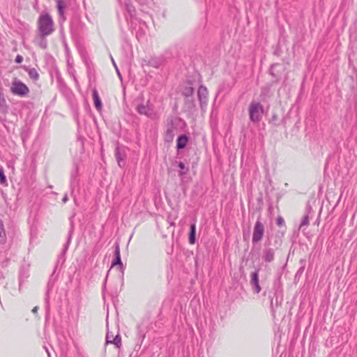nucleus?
<instances>
[{
    "instance_id": "a211bd4d",
    "label": "nucleus",
    "mask_w": 357,
    "mask_h": 357,
    "mask_svg": "<svg viewBox=\"0 0 357 357\" xmlns=\"http://www.w3.org/2000/svg\"><path fill=\"white\" fill-rule=\"evenodd\" d=\"M56 7L58 9L59 16L64 19L65 5L62 0H56Z\"/></svg>"
},
{
    "instance_id": "a878e982",
    "label": "nucleus",
    "mask_w": 357,
    "mask_h": 357,
    "mask_svg": "<svg viewBox=\"0 0 357 357\" xmlns=\"http://www.w3.org/2000/svg\"><path fill=\"white\" fill-rule=\"evenodd\" d=\"M6 183V177L4 174L3 169H0V183L4 184Z\"/></svg>"
},
{
    "instance_id": "0eeeda50",
    "label": "nucleus",
    "mask_w": 357,
    "mask_h": 357,
    "mask_svg": "<svg viewBox=\"0 0 357 357\" xmlns=\"http://www.w3.org/2000/svg\"><path fill=\"white\" fill-rule=\"evenodd\" d=\"M176 130V126L174 124L173 121L171 120L167 123V128L165 135V140L167 142H172L174 135L175 130Z\"/></svg>"
},
{
    "instance_id": "f03ea898",
    "label": "nucleus",
    "mask_w": 357,
    "mask_h": 357,
    "mask_svg": "<svg viewBox=\"0 0 357 357\" xmlns=\"http://www.w3.org/2000/svg\"><path fill=\"white\" fill-rule=\"evenodd\" d=\"M264 113V107L259 102H252L249 107L250 119L253 123H258L261 121Z\"/></svg>"
},
{
    "instance_id": "c85d7f7f",
    "label": "nucleus",
    "mask_w": 357,
    "mask_h": 357,
    "mask_svg": "<svg viewBox=\"0 0 357 357\" xmlns=\"http://www.w3.org/2000/svg\"><path fill=\"white\" fill-rule=\"evenodd\" d=\"M277 224L279 226H281V225H282L284 224V220H283V218L282 217H278L277 218Z\"/></svg>"
},
{
    "instance_id": "4be33fe9",
    "label": "nucleus",
    "mask_w": 357,
    "mask_h": 357,
    "mask_svg": "<svg viewBox=\"0 0 357 357\" xmlns=\"http://www.w3.org/2000/svg\"><path fill=\"white\" fill-rule=\"evenodd\" d=\"M126 8L130 17H133L135 14V8L130 3H126Z\"/></svg>"
},
{
    "instance_id": "9d476101",
    "label": "nucleus",
    "mask_w": 357,
    "mask_h": 357,
    "mask_svg": "<svg viewBox=\"0 0 357 357\" xmlns=\"http://www.w3.org/2000/svg\"><path fill=\"white\" fill-rule=\"evenodd\" d=\"M275 250L271 248H266L263 251V259L266 262H271L274 260Z\"/></svg>"
},
{
    "instance_id": "1a4fd4ad",
    "label": "nucleus",
    "mask_w": 357,
    "mask_h": 357,
    "mask_svg": "<svg viewBox=\"0 0 357 357\" xmlns=\"http://www.w3.org/2000/svg\"><path fill=\"white\" fill-rule=\"evenodd\" d=\"M115 259L112 263V267L117 265L121 270L123 269V264L122 263L121 255H120V247L118 243L115 245L114 250Z\"/></svg>"
},
{
    "instance_id": "423d86ee",
    "label": "nucleus",
    "mask_w": 357,
    "mask_h": 357,
    "mask_svg": "<svg viewBox=\"0 0 357 357\" xmlns=\"http://www.w3.org/2000/svg\"><path fill=\"white\" fill-rule=\"evenodd\" d=\"M208 92L206 86L201 85L197 91V96L200 104V107L204 110L208 105Z\"/></svg>"
},
{
    "instance_id": "e433bc0d",
    "label": "nucleus",
    "mask_w": 357,
    "mask_h": 357,
    "mask_svg": "<svg viewBox=\"0 0 357 357\" xmlns=\"http://www.w3.org/2000/svg\"><path fill=\"white\" fill-rule=\"evenodd\" d=\"M109 339H110V340H112V339H113V338H112V335H111L110 334H109Z\"/></svg>"
},
{
    "instance_id": "aec40b11",
    "label": "nucleus",
    "mask_w": 357,
    "mask_h": 357,
    "mask_svg": "<svg viewBox=\"0 0 357 357\" xmlns=\"http://www.w3.org/2000/svg\"><path fill=\"white\" fill-rule=\"evenodd\" d=\"M6 241V232L3 228V222L0 220V243H3Z\"/></svg>"
},
{
    "instance_id": "2f4dec72",
    "label": "nucleus",
    "mask_w": 357,
    "mask_h": 357,
    "mask_svg": "<svg viewBox=\"0 0 357 357\" xmlns=\"http://www.w3.org/2000/svg\"><path fill=\"white\" fill-rule=\"evenodd\" d=\"M38 307L37 306L34 307L33 309L32 310V312L33 313H36L38 312Z\"/></svg>"
},
{
    "instance_id": "39448f33",
    "label": "nucleus",
    "mask_w": 357,
    "mask_h": 357,
    "mask_svg": "<svg viewBox=\"0 0 357 357\" xmlns=\"http://www.w3.org/2000/svg\"><path fill=\"white\" fill-rule=\"evenodd\" d=\"M136 109L139 114L145 115L150 119H154L155 117L153 106L149 101H147L146 105H138Z\"/></svg>"
},
{
    "instance_id": "cd10ccee",
    "label": "nucleus",
    "mask_w": 357,
    "mask_h": 357,
    "mask_svg": "<svg viewBox=\"0 0 357 357\" xmlns=\"http://www.w3.org/2000/svg\"><path fill=\"white\" fill-rule=\"evenodd\" d=\"M23 61V57L21 55H17L16 57H15V61L17 63H22Z\"/></svg>"
},
{
    "instance_id": "ddd939ff",
    "label": "nucleus",
    "mask_w": 357,
    "mask_h": 357,
    "mask_svg": "<svg viewBox=\"0 0 357 357\" xmlns=\"http://www.w3.org/2000/svg\"><path fill=\"white\" fill-rule=\"evenodd\" d=\"M22 68L28 73L29 77L33 81H37L39 79V73L36 68L26 66H23Z\"/></svg>"
},
{
    "instance_id": "f257e3e1",
    "label": "nucleus",
    "mask_w": 357,
    "mask_h": 357,
    "mask_svg": "<svg viewBox=\"0 0 357 357\" xmlns=\"http://www.w3.org/2000/svg\"><path fill=\"white\" fill-rule=\"evenodd\" d=\"M38 36L40 38H46L51 35L54 31V22L49 13L40 14L37 22Z\"/></svg>"
},
{
    "instance_id": "f704fd0d",
    "label": "nucleus",
    "mask_w": 357,
    "mask_h": 357,
    "mask_svg": "<svg viewBox=\"0 0 357 357\" xmlns=\"http://www.w3.org/2000/svg\"><path fill=\"white\" fill-rule=\"evenodd\" d=\"M273 299L271 301V308H273Z\"/></svg>"
},
{
    "instance_id": "5701e85b",
    "label": "nucleus",
    "mask_w": 357,
    "mask_h": 357,
    "mask_svg": "<svg viewBox=\"0 0 357 357\" xmlns=\"http://www.w3.org/2000/svg\"><path fill=\"white\" fill-rule=\"evenodd\" d=\"M72 232H73V226L71 227V229L69 231L67 242L64 245V248H63V253H65L67 251L70 242L71 241Z\"/></svg>"
},
{
    "instance_id": "4468645a",
    "label": "nucleus",
    "mask_w": 357,
    "mask_h": 357,
    "mask_svg": "<svg viewBox=\"0 0 357 357\" xmlns=\"http://www.w3.org/2000/svg\"><path fill=\"white\" fill-rule=\"evenodd\" d=\"M92 96L94 100V105L97 110L100 111L102 109V102L100 98L99 97L98 91L96 89H93L92 91Z\"/></svg>"
},
{
    "instance_id": "473e14b6",
    "label": "nucleus",
    "mask_w": 357,
    "mask_h": 357,
    "mask_svg": "<svg viewBox=\"0 0 357 357\" xmlns=\"http://www.w3.org/2000/svg\"><path fill=\"white\" fill-rule=\"evenodd\" d=\"M116 72H117V74H118L119 77L120 78H121V73H120V72H119V69H118V68H116Z\"/></svg>"
},
{
    "instance_id": "bb28decb",
    "label": "nucleus",
    "mask_w": 357,
    "mask_h": 357,
    "mask_svg": "<svg viewBox=\"0 0 357 357\" xmlns=\"http://www.w3.org/2000/svg\"><path fill=\"white\" fill-rule=\"evenodd\" d=\"M278 64L277 63H275V64H273L271 66V68H270V74L273 77H277L278 75L275 73V72H273V69L278 66Z\"/></svg>"
},
{
    "instance_id": "f3484780",
    "label": "nucleus",
    "mask_w": 357,
    "mask_h": 357,
    "mask_svg": "<svg viewBox=\"0 0 357 357\" xmlns=\"http://www.w3.org/2000/svg\"><path fill=\"white\" fill-rule=\"evenodd\" d=\"M194 88L192 86H186L183 89L182 91V95L185 96V98H192L194 94Z\"/></svg>"
},
{
    "instance_id": "dca6fc26",
    "label": "nucleus",
    "mask_w": 357,
    "mask_h": 357,
    "mask_svg": "<svg viewBox=\"0 0 357 357\" xmlns=\"http://www.w3.org/2000/svg\"><path fill=\"white\" fill-rule=\"evenodd\" d=\"M189 243L190 244H195L196 241V225L195 223H192L190 227L189 232Z\"/></svg>"
},
{
    "instance_id": "6ab92c4d",
    "label": "nucleus",
    "mask_w": 357,
    "mask_h": 357,
    "mask_svg": "<svg viewBox=\"0 0 357 357\" xmlns=\"http://www.w3.org/2000/svg\"><path fill=\"white\" fill-rule=\"evenodd\" d=\"M185 105L189 109H194L196 107V104L193 97H192V98H185Z\"/></svg>"
},
{
    "instance_id": "20e7f679",
    "label": "nucleus",
    "mask_w": 357,
    "mask_h": 357,
    "mask_svg": "<svg viewBox=\"0 0 357 357\" xmlns=\"http://www.w3.org/2000/svg\"><path fill=\"white\" fill-rule=\"evenodd\" d=\"M264 234V224L260 221L259 219L257 220V222L255 224L254 229H253V234H252V243H257L261 241L263 238Z\"/></svg>"
},
{
    "instance_id": "7ed1b4c3",
    "label": "nucleus",
    "mask_w": 357,
    "mask_h": 357,
    "mask_svg": "<svg viewBox=\"0 0 357 357\" xmlns=\"http://www.w3.org/2000/svg\"><path fill=\"white\" fill-rule=\"evenodd\" d=\"M10 91L14 95L24 97L29 93V89L24 83L15 78L12 83Z\"/></svg>"
},
{
    "instance_id": "b1692460",
    "label": "nucleus",
    "mask_w": 357,
    "mask_h": 357,
    "mask_svg": "<svg viewBox=\"0 0 357 357\" xmlns=\"http://www.w3.org/2000/svg\"><path fill=\"white\" fill-rule=\"evenodd\" d=\"M308 225H309V216H308V215H305L302 218V220H301V222L300 225V228H301L302 227H304V226H307Z\"/></svg>"
},
{
    "instance_id": "f8f14e48",
    "label": "nucleus",
    "mask_w": 357,
    "mask_h": 357,
    "mask_svg": "<svg viewBox=\"0 0 357 357\" xmlns=\"http://www.w3.org/2000/svg\"><path fill=\"white\" fill-rule=\"evenodd\" d=\"M188 142V137L186 135L178 136L176 140V148L178 150L184 149Z\"/></svg>"
},
{
    "instance_id": "6e6552de",
    "label": "nucleus",
    "mask_w": 357,
    "mask_h": 357,
    "mask_svg": "<svg viewBox=\"0 0 357 357\" xmlns=\"http://www.w3.org/2000/svg\"><path fill=\"white\" fill-rule=\"evenodd\" d=\"M250 284L252 289L257 294H259L261 291V287L259 283V269L255 270L251 273Z\"/></svg>"
},
{
    "instance_id": "4c0bfd02",
    "label": "nucleus",
    "mask_w": 357,
    "mask_h": 357,
    "mask_svg": "<svg viewBox=\"0 0 357 357\" xmlns=\"http://www.w3.org/2000/svg\"><path fill=\"white\" fill-rule=\"evenodd\" d=\"M135 1H137V2H140L141 0H135Z\"/></svg>"
},
{
    "instance_id": "2eb2a0df",
    "label": "nucleus",
    "mask_w": 357,
    "mask_h": 357,
    "mask_svg": "<svg viewBox=\"0 0 357 357\" xmlns=\"http://www.w3.org/2000/svg\"><path fill=\"white\" fill-rule=\"evenodd\" d=\"M115 157L119 167H122L125 165V154L121 153L120 148L118 146L115 149Z\"/></svg>"
},
{
    "instance_id": "72a5a7b5",
    "label": "nucleus",
    "mask_w": 357,
    "mask_h": 357,
    "mask_svg": "<svg viewBox=\"0 0 357 357\" xmlns=\"http://www.w3.org/2000/svg\"><path fill=\"white\" fill-rule=\"evenodd\" d=\"M112 63H113V64H114V66L115 68H117V66H116V63H115V62H114V59H112Z\"/></svg>"
},
{
    "instance_id": "9b49d317",
    "label": "nucleus",
    "mask_w": 357,
    "mask_h": 357,
    "mask_svg": "<svg viewBox=\"0 0 357 357\" xmlns=\"http://www.w3.org/2000/svg\"><path fill=\"white\" fill-rule=\"evenodd\" d=\"M106 344H113L118 349L121 347V337L119 334H117L112 340L109 339V333L106 335Z\"/></svg>"
},
{
    "instance_id": "c756f323",
    "label": "nucleus",
    "mask_w": 357,
    "mask_h": 357,
    "mask_svg": "<svg viewBox=\"0 0 357 357\" xmlns=\"http://www.w3.org/2000/svg\"><path fill=\"white\" fill-rule=\"evenodd\" d=\"M277 120H278V115L276 114H273L271 119V122L273 123V122L276 121Z\"/></svg>"
},
{
    "instance_id": "7c9ffc66",
    "label": "nucleus",
    "mask_w": 357,
    "mask_h": 357,
    "mask_svg": "<svg viewBox=\"0 0 357 357\" xmlns=\"http://www.w3.org/2000/svg\"><path fill=\"white\" fill-rule=\"evenodd\" d=\"M62 201L63 203H66L68 201V195H65L64 197L62 199Z\"/></svg>"
},
{
    "instance_id": "412c9836",
    "label": "nucleus",
    "mask_w": 357,
    "mask_h": 357,
    "mask_svg": "<svg viewBox=\"0 0 357 357\" xmlns=\"http://www.w3.org/2000/svg\"><path fill=\"white\" fill-rule=\"evenodd\" d=\"M178 167L181 169L178 172V175L180 176H183V175L187 174V172L188 171V168L185 167V166L183 162H179L178 164Z\"/></svg>"
},
{
    "instance_id": "c9c22d12",
    "label": "nucleus",
    "mask_w": 357,
    "mask_h": 357,
    "mask_svg": "<svg viewBox=\"0 0 357 357\" xmlns=\"http://www.w3.org/2000/svg\"><path fill=\"white\" fill-rule=\"evenodd\" d=\"M46 351H47V354H48L49 357H50V354L49 353V351H48V350H47V349H46Z\"/></svg>"
},
{
    "instance_id": "393cba45",
    "label": "nucleus",
    "mask_w": 357,
    "mask_h": 357,
    "mask_svg": "<svg viewBox=\"0 0 357 357\" xmlns=\"http://www.w3.org/2000/svg\"><path fill=\"white\" fill-rule=\"evenodd\" d=\"M38 45L42 49H46L47 48V41L45 40V38H40V41L38 43Z\"/></svg>"
}]
</instances>
